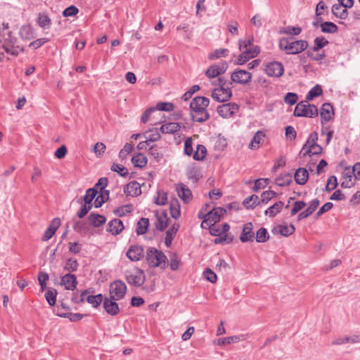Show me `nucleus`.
Listing matches in <instances>:
<instances>
[{"mask_svg": "<svg viewBox=\"0 0 360 360\" xmlns=\"http://www.w3.org/2000/svg\"><path fill=\"white\" fill-rule=\"evenodd\" d=\"M218 114L224 118H229L239 111V105L236 103H227L217 107Z\"/></svg>", "mask_w": 360, "mask_h": 360, "instance_id": "nucleus-10", "label": "nucleus"}, {"mask_svg": "<svg viewBox=\"0 0 360 360\" xmlns=\"http://www.w3.org/2000/svg\"><path fill=\"white\" fill-rule=\"evenodd\" d=\"M265 72L269 77H280L283 75L284 68L281 63L273 61L266 64Z\"/></svg>", "mask_w": 360, "mask_h": 360, "instance_id": "nucleus-14", "label": "nucleus"}, {"mask_svg": "<svg viewBox=\"0 0 360 360\" xmlns=\"http://www.w3.org/2000/svg\"><path fill=\"white\" fill-rule=\"evenodd\" d=\"M126 292L127 286L123 281L117 280L110 283L109 293L112 299L120 300L124 297Z\"/></svg>", "mask_w": 360, "mask_h": 360, "instance_id": "nucleus-9", "label": "nucleus"}, {"mask_svg": "<svg viewBox=\"0 0 360 360\" xmlns=\"http://www.w3.org/2000/svg\"><path fill=\"white\" fill-rule=\"evenodd\" d=\"M228 68L226 62L215 63L210 66L205 71V75L209 79H213L224 74Z\"/></svg>", "mask_w": 360, "mask_h": 360, "instance_id": "nucleus-12", "label": "nucleus"}, {"mask_svg": "<svg viewBox=\"0 0 360 360\" xmlns=\"http://www.w3.org/2000/svg\"><path fill=\"white\" fill-rule=\"evenodd\" d=\"M283 205L284 204L282 201H278L266 210L264 214L270 217H274L281 211Z\"/></svg>", "mask_w": 360, "mask_h": 360, "instance_id": "nucleus-37", "label": "nucleus"}, {"mask_svg": "<svg viewBox=\"0 0 360 360\" xmlns=\"http://www.w3.org/2000/svg\"><path fill=\"white\" fill-rule=\"evenodd\" d=\"M276 195V193L273 191H266L263 192L261 195V200L260 202L266 204L271 200Z\"/></svg>", "mask_w": 360, "mask_h": 360, "instance_id": "nucleus-60", "label": "nucleus"}, {"mask_svg": "<svg viewBox=\"0 0 360 360\" xmlns=\"http://www.w3.org/2000/svg\"><path fill=\"white\" fill-rule=\"evenodd\" d=\"M155 217L157 218V221L155 222V227L158 230L161 231H164L168 226V222L169 219L167 217V214L165 212L157 211L155 212Z\"/></svg>", "mask_w": 360, "mask_h": 360, "instance_id": "nucleus-23", "label": "nucleus"}, {"mask_svg": "<svg viewBox=\"0 0 360 360\" xmlns=\"http://www.w3.org/2000/svg\"><path fill=\"white\" fill-rule=\"evenodd\" d=\"M338 186L337 178L335 176H330L327 181V184L325 187V191L330 192L334 190Z\"/></svg>", "mask_w": 360, "mask_h": 360, "instance_id": "nucleus-62", "label": "nucleus"}, {"mask_svg": "<svg viewBox=\"0 0 360 360\" xmlns=\"http://www.w3.org/2000/svg\"><path fill=\"white\" fill-rule=\"evenodd\" d=\"M186 176L194 183L197 182L200 178L198 169L194 166H190L187 168Z\"/></svg>", "mask_w": 360, "mask_h": 360, "instance_id": "nucleus-46", "label": "nucleus"}, {"mask_svg": "<svg viewBox=\"0 0 360 360\" xmlns=\"http://www.w3.org/2000/svg\"><path fill=\"white\" fill-rule=\"evenodd\" d=\"M181 128V124L176 122H168L162 124L160 130L163 134H174Z\"/></svg>", "mask_w": 360, "mask_h": 360, "instance_id": "nucleus-33", "label": "nucleus"}, {"mask_svg": "<svg viewBox=\"0 0 360 360\" xmlns=\"http://www.w3.org/2000/svg\"><path fill=\"white\" fill-rule=\"evenodd\" d=\"M16 41L15 38H11L9 35V39H6L2 44V49L8 54L16 56L24 50L22 47L15 44Z\"/></svg>", "mask_w": 360, "mask_h": 360, "instance_id": "nucleus-11", "label": "nucleus"}, {"mask_svg": "<svg viewBox=\"0 0 360 360\" xmlns=\"http://www.w3.org/2000/svg\"><path fill=\"white\" fill-rule=\"evenodd\" d=\"M319 204L320 202L316 198L311 200L309 206L298 214L297 219L300 221L310 216L318 208Z\"/></svg>", "mask_w": 360, "mask_h": 360, "instance_id": "nucleus-29", "label": "nucleus"}, {"mask_svg": "<svg viewBox=\"0 0 360 360\" xmlns=\"http://www.w3.org/2000/svg\"><path fill=\"white\" fill-rule=\"evenodd\" d=\"M60 225V219L59 218H54L51 221V224L49 226V227L44 231V233L41 237V240L45 242V241L50 240L54 236L57 229L59 228Z\"/></svg>", "mask_w": 360, "mask_h": 360, "instance_id": "nucleus-20", "label": "nucleus"}, {"mask_svg": "<svg viewBox=\"0 0 360 360\" xmlns=\"http://www.w3.org/2000/svg\"><path fill=\"white\" fill-rule=\"evenodd\" d=\"M207 155V149L205 146L198 144L196 150L193 153V158L195 160H202Z\"/></svg>", "mask_w": 360, "mask_h": 360, "instance_id": "nucleus-44", "label": "nucleus"}, {"mask_svg": "<svg viewBox=\"0 0 360 360\" xmlns=\"http://www.w3.org/2000/svg\"><path fill=\"white\" fill-rule=\"evenodd\" d=\"M149 226V219L148 218H141L138 223L136 229V233L137 235H143L148 231Z\"/></svg>", "mask_w": 360, "mask_h": 360, "instance_id": "nucleus-40", "label": "nucleus"}, {"mask_svg": "<svg viewBox=\"0 0 360 360\" xmlns=\"http://www.w3.org/2000/svg\"><path fill=\"white\" fill-rule=\"evenodd\" d=\"M86 301L94 308H97L103 302V297L102 294H98L96 295H89L86 297Z\"/></svg>", "mask_w": 360, "mask_h": 360, "instance_id": "nucleus-43", "label": "nucleus"}, {"mask_svg": "<svg viewBox=\"0 0 360 360\" xmlns=\"http://www.w3.org/2000/svg\"><path fill=\"white\" fill-rule=\"evenodd\" d=\"M319 114L317 107L310 104L308 101H302L298 103L294 110V115L296 117H314Z\"/></svg>", "mask_w": 360, "mask_h": 360, "instance_id": "nucleus-5", "label": "nucleus"}, {"mask_svg": "<svg viewBox=\"0 0 360 360\" xmlns=\"http://www.w3.org/2000/svg\"><path fill=\"white\" fill-rule=\"evenodd\" d=\"M355 180L351 168L346 167L342 172L341 187L345 188H351L355 184Z\"/></svg>", "mask_w": 360, "mask_h": 360, "instance_id": "nucleus-21", "label": "nucleus"}, {"mask_svg": "<svg viewBox=\"0 0 360 360\" xmlns=\"http://www.w3.org/2000/svg\"><path fill=\"white\" fill-rule=\"evenodd\" d=\"M60 284L64 285L66 290H74L77 288V277L74 274H67L62 276Z\"/></svg>", "mask_w": 360, "mask_h": 360, "instance_id": "nucleus-24", "label": "nucleus"}, {"mask_svg": "<svg viewBox=\"0 0 360 360\" xmlns=\"http://www.w3.org/2000/svg\"><path fill=\"white\" fill-rule=\"evenodd\" d=\"M111 170L117 172L122 176H125L128 174L127 169L120 164L114 163L111 167Z\"/></svg>", "mask_w": 360, "mask_h": 360, "instance_id": "nucleus-61", "label": "nucleus"}, {"mask_svg": "<svg viewBox=\"0 0 360 360\" xmlns=\"http://www.w3.org/2000/svg\"><path fill=\"white\" fill-rule=\"evenodd\" d=\"M309 44L307 41L292 40V38L283 37L279 41V48L287 54H299L306 50Z\"/></svg>", "mask_w": 360, "mask_h": 360, "instance_id": "nucleus-3", "label": "nucleus"}, {"mask_svg": "<svg viewBox=\"0 0 360 360\" xmlns=\"http://www.w3.org/2000/svg\"><path fill=\"white\" fill-rule=\"evenodd\" d=\"M169 267L172 271H176L181 266V261L176 254H172L169 257Z\"/></svg>", "mask_w": 360, "mask_h": 360, "instance_id": "nucleus-58", "label": "nucleus"}, {"mask_svg": "<svg viewBox=\"0 0 360 360\" xmlns=\"http://www.w3.org/2000/svg\"><path fill=\"white\" fill-rule=\"evenodd\" d=\"M342 7L343 6L340 3L338 4H334L332 6L331 11L337 18L345 20L348 16V12L345 8H342Z\"/></svg>", "mask_w": 360, "mask_h": 360, "instance_id": "nucleus-35", "label": "nucleus"}, {"mask_svg": "<svg viewBox=\"0 0 360 360\" xmlns=\"http://www.w3.org/2000/svg\"><path fill=\"white\" fill-rule=\"evenodd\" d=\"M125 277L128 283L134 286H141L145 281L144 272L139 268L127 271Z\"/></svg>", "mask_w": 360, "mask_h": 360, "instance_id": "nucleus-7", "label": "nucleus"}, {"mask_svg": "<svg viewBox=\"0 0 360 360\" xmlns=\"http://www.w3.org/2000/svg\"><path fill=\"white\" fill-rule=\"evenodd\" d=\"M295 182L299 185H304L309 179V172L307 169L300 167L294 174Z\"/></svg>", "mask_w": 360, "mask_h": 360, "instance_id": "nucleus-28", "label": "nucleus"}, {"mask_svg": "<svg viewBox=\"0 0 360 360\" xmlns=\"http://www.w3.org/2000/svg\"><path fill=\"white\" fill-rule=\"evenodd\" d=\"M185 155L191 156L193 153V139L191 137H188L184 141V150Z\"/></svg>", "mask_w": 360, "mask_h": 360, "instance_id": "nucleus-63", "label": "nucleus"}, {"mask_svg": "<svg viewBox=\"0 0 360 360\" xmlns=\"http://www.w3.org/2000/svg\"><path fill=\"white\" fill-rule=\"evenodd\" d=\"M226 210L222 207H215L206 213V219L201 223V227L206 228V226H214L216 223L220 221L221 217L225 214Z\"/></svg>", "mask_w": 360, "mask_h": 360, "instance_id": "nucleus-6", "label": "nucleus"}, {"mask_svg": "<svg viewBox=\"0 0 360 360\" xmlns=\"http://www.w3.org/2000/svg\"><path fill=\"white\" fill-rule=\"evenodd\" d=\"M320 27L322 32L328 33V34H335L338 32V26L332 22H321Z\"/></svg>", "mask_w": 360, "mask_h": 360, "instance_id": "nucleus-41", "label": "nucleus"}, {"mask_svg": "<svg viewBox=\"0 0 360 360\" xmlns=\"http://www.w3.org/2000/svg\"><path fill=\"white\" fill-rule=\"evenodd\" d=\"M124 229V225L120 219H115L109 221L108 224L107 231L112 235H118Z\"/></svg>", "mask_w": 360, "mask_h": 360, "instance_id": "nucleus-25", "label": "nucleus"}, {"mask_svg": "<svg viewBox=\"0 0 360 360\" xmlns=\"http://www.w3.org/2000/svg\"><path fill=\"white\" fill-rule=\"evenodd\" d=\"M178 196L185 202L188 203L192 200V192L189 188L183 183H179L176 186Z\"/></svg>", "mask_w": 360, "mask_h": 360, "instance_id": "nucleus-19", "label": "nucleus"}, {"mask_svg": "<svg viewBox=\"0 0 360 360\" xmlns=\"http://www.w3.org/2000/svg\"><path fill=\"white\" fill-rule=\"evenodd\" d=\"M210 100L205 96L195 97L190 103L191 116L194 122H204L210 118L207 110Z\"/></svg>", "mask_w": 360, "mask_h": 360, "instance_id": "nucleus-1", "label": "nucleus"}, {"mask_svg": "<svg viewBox=\"0 0 360 360\" xmlns=\"http://www.w3.org/2000/svg\"><path fill=\"white\" fill-rule=\"evenodd\" d=\"M98 193L97 189L91 188L86 190V193L84 196L83 200L84 203L91 205L93 206L92 201Z\"/></svg>", "mask_w": 360, "mask_h": 360, "instance_id": "nucleus-47", "label": "nucleus"}, {"mask_svg": "<svg viewBox=\"0 0 360 360\" xmlns=\"http://www.w3.org/2000/svg\"><path fill=\"white\" fill-rule=\"evenodd\" d=\"M157 194L155 202L159 205H165L167 202V193L165 191H159Z\"/></svg>", "mask_w": 360, "mask_h": 360, "instance_id": "nucleus-59", "label": "nucleus"}, {"mask_svg": "<svg viewBox=\"0 0 360 360\" xmlns=\"http://www.w3.org/2000/svg\"><path fill=\"white\" fill-rule=\"evenodd\" d=\"M295 228L293 224L289 226L286 224L278 225L273 229V232H278L281 235L288 237L295 232Z\"/></svg>", "mask_w": 360, "mask_h": 360, "instance_id": "nucleus-30", "label": "nucleus"}, {"mask_svg": "<svg viewBox=\"0 0 360 360\" xmlns=\"http://www.w3.org/2000/svg\"><path fill=\"white\" fill-rule=\"evenodd\" d=\"M292 182V174L286 173L281 174L275 179V183L280 187L289 186Z\"/></svg>", "mask_w": 360, "mask_h": 360, "instance_id": "nucleus-38", "label": "nucleus"}, {"mask_svg": "<svg viewBox=\"0 0 360 360\" xmlns=\"http://www.w3.org/2000/svg\"><path fill=\"white\" fill-rule=\"evenodd\" d=\"M229 50L226 49H216L214 52L209 54V59L214 60L220 57H225L228 55Z\"/></svg>", "mask_w": 360, "mask_h": 360, "instance_id": "nucleus-57", "label": "nucleus"}, {"mask_svg": "<svg viewBox=\"0 0 360 360\" xmlns=\"http://www.w3.org/2000/svg\"><path fill=\"white\" fill-rule=\"evenodd\" d=\"M154 108H155V110L170 112L174 110V105L172 103L160 102L157 103Z\"/></svg>", "mask_w": 360, "mask_h": 360, "instance_id": "nucleus-56", "label": "nucleus"}, {"mask_svg": "<svg viewBox=\"0 0 360 360\" xmlns=\"http://www.w3.org/2000/svg\"><path fill=\"white\" fill-rule=\"evenodd\" d=\"M131 162L134 166L139 168L144 167L148 162L146 156L141 153H138L131 158Z\"/></svg>", "mask_w": 360, "mask_h": 360, "instance_id": "nucleus-36", "label": "nucleus"}, {"mask_svg": "<svg viewBox=\"0 0 360 360\" xmlns=\"http://www.w3.org/2000/svg\"><path fill=\"white\" fill-rule=\"evenodd\" d=\"M302 32V28L300 27L288 26L282 29L280 33L288 35H299Z\"/></svg>", "mask_w": 360, "mask_h": 360, "instance_id": "nucleus-54", "label": "nucleus"}, {"mask_svg": "<svg viewBox=\"0 0 360 360\" xmlns=\"http://www.w3.org/2000/svg\"><path fill=\"white\" fill-rule=\"evenodd\" d=\"M243 204L247 206V207L254 208L257 205L260 204V201L259 197L256 195H251L248 198H246L243 200Z\"/></svg>", "mask_w": 360, "mask_h": 360, "instance_id": "nucleus-50", "label": "nucleus"}, {"mask_svg": "<svg viewBox=\"0 0 360 360\" xmlns=\"http://www.w3.org/2000/svg\"><path fill=\"white\" fill-rule=\"evenodd\" d=\"M322 147L317 143L304 145L300 152V157H305L307 155L312 156L319 155L322 153Z\"/></svg>", "mask_w": 360, "mask_h": 360, "instance_id": "nucleus-18", "label": "nucleus"}, {"mask_svg": "<svg viewBox=\"0 0 360 360\" xmlns=\"http://www.w3.org/2000/svg\"><path fill=\"white\" fill-rule=\"evenodd\" d=\"M252 77V75L251 72L237 68L236 69L231 75V82L236 83L238 84L245 85L248 84Z\"/></svg>", "mask_w": 360, "mask_h": 360, "instance_id": "nucleus-8", "label": "nucleus"}, {"mask_svg": "<svg viewBox=\"0 0 360 360\" xmlns=\"http://www.w3.org/2000/svg\"><path fill=\"white\" fill-rule=\"evenodd\" d=\"M88 218L90 224L94 227H99L106 221V218L99 214L91 213Z\"/></svg>", "mask_w": 360, "mask_h": 360, "instance_id": "nucleus-34", "label": "nucleus"}, {"mask_svg": "<svg viewBox=\"0 0 360 360\" xmlns=\"http://www.w3.org/2000/svg\"><path fill=\"white\" fill-rule=\"evenodd\" d=\"M256 241L257 243H265L269 238V235L267 232V230L265 228H260L256 232Z\"/></svg>", "mask_w": 360, "mask_h": 360, "instance_id": "nucleus-48", "label": "nucleus"}, {"mask_svg": "<svg viewBox=\"0 0 360 360\" xmlns=\"http://www.w3.org/2000/svg\"><path fill=\"white\" fill-rule=\"evenodd\" d=\"M323 93V90L321 86L319 84L315 85L307 94L306 99L307 101H311L315 97H317L321 95Z\"/></svg>", "mask_w": 360, "mask_h": 360, "instance_id": "nucleus-49", "label": "nucleus"}, {"mask_svg": "<svg viewBox=\"0 0 360 360\" xmlns=\"http://www.w3.org/2000/svg\"><path fill=\"white\" fill-rule=\"evenodd\" d=\"M57 291L56 289H49L45 294V297L51 306H53L56 302Z\"/></svg>", "mask_w": 360, "mask_h": 360, "instance_id": "nucleus-55", "label": "nucleus"}, {"mask_svg": "<svg viewBox=\"0 0 360 360\" xmlns=\"http://www.w3.org/2000/svg\"><path fill=\"white\" fill-rule=\"evenodd\" d=\"M179 228V225L176 223L174 224L167 231L165 237V245L169 248L171 246L172 240L176 234Z\"/></svg>", "mask_w": 360, "mask_h": 360, "instance_id": "nucleus-31", "label": "nucleus"}, {"mask_svg": "<svg viewBox=\"0 0 360 360\" xmlns=\"http://www.w3.org/2000/svg\"><path fill=\"white\" fill-rule=\"evenodd\" d=\"M269 182V179H258L255 181V186L253 187V191L255 192H257L261 188H264L268 183Z\"/></svg>", "mask_w": 360, "mask_h": 360, "instance_id": "nucleus-64", "label": "nucleus"}, {"mask_svg": "<svg viewBox=\"0 0 360 360\" xmlns=\"http://www.w3.org/2000/svg\"><path fill=\"white\" fill-rule=\"evenodd\" d=\"M265 137V134L262 131H257L252 139L251 140L249 148L252 150L258 149L260 146L261 142L263 141L264 138Z\"/></svg>", "mask_w": 360, "mask_h": 360, "instance_id": "nucleus-32", "label": "nucleus"}, {"mask_svg": "<svg viewBox=\"0 0 360 360\" xmlns=\"http://www.w3.org/2000/svg\"><path fill=\"white\" fill-rule=\"evenodd\" d=\"M242 53L238 56L236 64L243 65L251 58H255L260 52L259 46H256L251 49H246L241 51Z\"/></svg>", "mask_w": 360, "mask_h": 360, "instance_id": "nucleus-13", "label": "nucleus"}, {"mask_svg": "<svg viewBox=\"0 0 360 360\" xmlns=\"http://www.w3.org/2000/svg\"><path fill=\"white\" fill-rule=\"evenodd\" d=\"M78 266L79 264L76 259L70 258L67 259L63 269L65 271L72 272L77 270Z\"/></svg>", "mask_w": 360, "mask_h": 360, "instance_id": "nucleus-52", "label": "nucleus"}, {"mask_svg": "<svg viewBox=\"0 0 360 360\" xmlns=\"http://www.w3.org/2000/svg\"><path fill=\"white\" fill-rule=\"evenodd\" d=\"M124 192L127 195L135 197L141 193L140 184L136 181H131L124 188Z\"/></svg>", "mask_w": 360, "mask_h": 360, "instance_id": "nucleus-26", "label": "nucleus"}, {"mask_svg": "<svg viewBox=\"0 0 360 360\" xmlns=\"http://www.w3.org/2000/svg\"><path fill=\"white\" fill-rule=\"evenodd\" d=\"M212 85L217 86L211 94V97L216 101L223 103L229 101L232 96L231 88L228 86L227 81L224 77H218L215 81H212Z\"/></svg>", "mask_w": 360, "mask_h": 360, "instance_id": "nucleus-2", "label": "nucleus"}, {"mask_svg": "<svg viewBox=\"0 0 360 360\" xmlns=\"http://www.w3.org/2000/svg\"><path fill=\"white\" fill-rule=\"evenodd\" d=\"M146 261L151 268L160 267L165 269L167 266V257L163 252L155 248L150 247L146 253Z\"/></svg>", "mask_w": 360, "mask_h": 360, "instance_id": "nucleus-4", "label": "nucleus"}, {"mask_svg": "<svg viewBox=\"0 0 360 360\" xmlns=\"http://www.w3.org/2000/svg\"><path fill=\"white\" fill-rule=\"evenodd\" d=\"M255 233L253 231V224L248 222L244 224L242 233L240 236V240L242 243L253 242Z\"/></svg>", "mask_w": 360, "mask_h": 360, "instance_id": "nucleus-17", "label": "nucleus"}, {"mask_svg": "<svg viewBox=\"0 0 360 360\" xmlns=\"http://www.w3.org/2000/svg\"><path fill=\"white\" fill-rule=\"evenodd\" d=\"M145 136L149 143L157 141L161 138L160 134L157 129L146 131Z\"/></svg>", "mask_w": 360, "mask_h": 360, "instance_id": "nucleus-51", "label": "nucleus"}, {"mask_svg": "<svg viewBox=\"0 0 360 360\" xmlns=\"http://www.w3.org/2000/svg\"><path fill=\"white\" fill-rule=\"evenodd\" d=\"M117 300L112 299L111 297L103 299V308L107 314L111 316H116L120 312Z\"/></svg>", "mask_w": 360, "mask_h": 360, "instance_id": "nucleus-16", "label": "nucleus"}, {"mask_svg": "<svg viewBox=\"0 0 360 360\" xmlns=\"http://www.w3.org/2000/svg\"><path fill=\"white\" fill-rule=\"evenodd\" d=\"M109 199V191H102L98 195L94 200V205L95 207H101L103 203L107 202Z\"/></svg>", "mask_w": 360, "mask_h": 360, "instance_id": "nucleus-42", "label": "nucleus"}, {"mask_svg": "<svg viewBox=\"0 0 360 360\" xmlns=\"http://www.w3.org/2000/svg\"><path fill=\"white\" fill-rule=\"evenodd\" d=\"M37 22L39 25L44 29L49 28L51 25L50 18L44 13H39L38 15Z\"/></svg>", "mask_w": 360, "mask_h": 360, "instance_id": "nucleus-45", "label": "nucleus"}, {"mask_svg": "<svg viewBox=\"0 0 360 360\" xmlns=\"http://www.w3.org/2000/svg\"><path fill=\"white\" fill-rule=\"evenodd\" d=\"M248 338V334H240L238 335H233L226 337L224 338L219 339L218 340V345H229L231 343H236L241 341L245 340Z\"/></svg>", "mask_w": 360, "mask_h": 360, "instance_id": "nucleus-27", "label": "nucleus"}, {"mask_svg": "<svg viewBox=\"0 0 360 360\" xmlns=\"http://www.w3.org/2000/svg\"><path fill=\"white\" fill-rule=\"evenodd\" d=\"M170 214L172 218L176 219L181 215L180 204L176 198L171 200L169 205Z\"/></svg>", "mask_w": 360, "mask_h": 360, "instance_id": "nucleus-39", "label": "nucleus"}, {"mask_svg": "<svg viewBox=\"0 0 360 360\" xmlns=\"http://www.w3.org/2000/svg\"><path fill=\"white\" fill-rule=\"evenodd\" d=\"M126 256L131 262H138L144 257V251L142 246L131 245L126 252Z\"/></svg>", "mask_w": 360, "mask_h": 360, "instance_id": "nucleus-15", "label": "nucleus"}, {"mask_svg": "<svg viewBox=\"0 0 360 360\" xmlns=\"http://www.w3.org/2000/svg\"><path fill=\"white\" fill-rule=\"evenodd\" d=\"M314 46L313 47L314 51H318L319 49H322L325 46L328 44V41L326 39L323 37H318L315 38Z\"/></svg>", "mask_w": 360, "mask_h": 360, "instance_id": "nucleus-53", "label": "nucleus"}, {"mask_svg": "<svg viewBox=\"0 0 360 360\" xmlns=\"http://www.w3.org/2000/svg\"><path fill=\"white\" fill-rule=\"evenodd\" d=\"M320 116L322 124L332 120L334 116L332 105L328 103H323L321 110Z\"/></svg>", "mask_w": 360, "mask_h": 360, "instance_id": "nucleus-22", "label": "nucleus"}]
</instances>
